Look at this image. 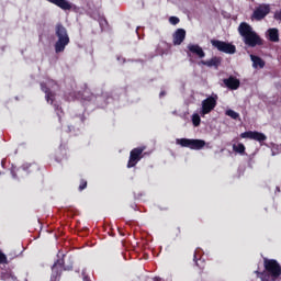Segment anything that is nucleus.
Segmentation results:
<instances>
[{
	"label": "nucleus",
	"instance_id": "1",
	"mask_svg": "<svg viewBox=\"0 0 281 281\" xmlns=\"http://www.w3.org/2000/svg\"><path fill=\"white\" fill-rule=\"evenodd\" d=\"M238 33L243 37L247 47H258L265 45V40L254 31V27L247 22H241L238 26Z\"/></svg>",
	"mask_w": 281,
	"mask_h": 281
},
{
	"label": "nucleus",
	"instance_id": "2",
	"mask_svg": "<svg viewBox=\"0 0 281 281\" xmlns=\"http://www.w3.org/2000/svg\"><path fill=\"white\" fill-rule=\"evenodd\" d=\"M263 272L256 271L261 281H276L281 276V266L276 259L263 258Z\"/></svg>",
	"mask_w": 281,
	"mask_h": 281
},
{
	"label": "nucleus",
	"instance_id": "3",
	"mask_svg": "<svg viewBox=\"0 0 281 281\" xmlns=\"http://www.w3.org/2000/svg\"><path fill=\"white\" fill-rule=\"evenodd\" d=\"M55 34L57 36V42L55 43V53L61 54L65 52L67 45H69V33H67V29L61 23H57L55 26Z\"/></svg>",
	"mask_w": 281,
	"mask_h": 281
},
{
	"label": "nucleus",
	"instance_id": "4",
	"mask_svg": "<svg viewBox=\"0 0 281 281\" xmlns=\"http://www.w3.org/2000/svg\"><path fill=\"white\" fill-rule=\"evenodd\" d=\"M74 266H65V255L57 259L52 267L50 281H60L64 271H71Z\"/></svg>",
	"mask_w": 281,
	"mask_h": 281
},
{
	"label": "nucleus",
	"instance_id": "5",
	"mask_svg": "<svg viewBox=\"0 0 281 281\" xmlns=\"http://www.w3.org/2000/svg\"><path fill=\"white\" fill-rule=\"evenodd\" d=\"M182 148H190L191 150H201L205 148V140L203 139H191V138H178L176 140Z\"/></svg>",
	"mask_w": 281,
	"mask_h": 281
},
{
	"label": "nucleus",
	"instance_id": "6",
	"mask_svg": "<svg viewBox=\"0 0 281 281\" xmlns=\"http://www.w3.org/2000/svg\"><path fill=\"white\" fill-rule=\"evenodd\" d=\"M211 45L215 47L217 52L223 54H236V45L229 42H223L221 40H211Z\"/></svg>",
	"mask_w": 281,
	"mask_h": 281
},
{
	"label": "nucleus",
	"instance_id": "7",
	"mask_svg": "<svg viewBox=\"0 0 281 281\" xmlns=\"http://www.w3.org/2000/svg\"><path fill=\"white\" fill-rule=\"evenodd\" d=\"M144 150H146V146L136 147L131 150L130 159L127 162V168H135L139 161H142L144 157Z\"/></svg>",
	"mask_w": 281,
	"mask_h": 281
},
{
	"label": "nucleus",
	"instance_id": "8",
	"mask_svg": "<svg viewBox=\"0 0 281 281\" xmlns=\"http://www.w3.org/2000/svg\"><path fill=\"white\" fill-rule=\"evenodd\" d=\"M241 139H254V142H259L260 146L267 142V135L258 131H247L239 135Z\"/></svg>",
	"mask_w": 281,
	"mask_h": 281
},
{
	"label": "nucleus",
	"instance_id": "9",
	"mask_svg": "<svg viewBox=\"0 0 281 281\" xmlns=\"http://www.w3.org/2000/svg\"><path fill=\"white\" fill-rule=\"evenodd\" d=\"M216 100H218V97H209L205 100L202 101V110L200 114L203 116L207 115L209 113H212L214 109H216Z\"/></svg>",
	"mask_w": 281,
	"mask_h": 281
},
{
	"label": "nucleus",
	"instance_id": "10",
	"mask_svg": "<svg viewBox=\"0 0 281 281\" xmlns=\"http://www.w3.org/2000/svg\"><path fill=\"white\" fill-rule=\"evenodd\" d=\"M269 12H271V7L269 4H260L255 9L252 19H255V21H262Z\"/></svg>",
	"mask_w": 281,
	"mask_h": 281
},
{
	"label": "nucleus",
	"instance_id": "11",
	"mask_svg": "<svg viewBox=\"0 0 281 281\" xmlns=\"http://www.w3.org/2000/svg\"><path fill=\"white\" fill-rule=\"evenodd\" d=\"M21 170H23L24 172H27V173L37 172L38 166L36 165V162H25L19 169L12 168L11 175H12L13 179H16V172H21Z\"/></svg>",
	"mask_w": 281,
	"mask_h": 281
},
{
	"label": "nucleus",
	"instance_id": "12",
	"mask_svg": "<svg viewBox=\"0 0 281 281\" xmlns=\"http://www.w3.org/2000/svg\"><path fill=\"white\" fill-rule=\"evenodd\" d=\"M223 83L225 87H227V89H231V91H236L240 88V80L234 76L223 79Z\"/></svg>",
	"mask_w": 281,
	"mask_h": 281
},
{
	"label": "nucleus",
	"instance_id": "13",
	"mask_svg": "<svg viewBox=\"0 0 281 281\" xmlns=\"http://www.w3.org/2000/svg\"><path fill=\"white\" fill-rule=\"evenodd\" d=\"M172 43L173 45H181L186 41V30L184 29H177L172 35Z\"/></svg>",
	"mask_w": 281,
	"mask_h": 281
},
{
	"label": "nucleus",
	"instance_id": "14",
	"mask_svg": "<svg viewBox=\"0 0 281 281\" xmlns=\"http://www.w3.org/2000/svg\"><path fill=\"white\" fill-rule=\"evenodd\" d=\"M266 35L270 43H280V31L277 27L269 29Z\"/></svg>",
	"mask_w": 281,
	"mask_h": 281
},
{
	"label": "nucleus",
	"instance_id": "15",
	"mask_svg": "<svg viewBox=\"0 0 281 281\" xmlns=\"http://www.w3.org/2000/svg\"><path fill=\"white\" fill-rule=\"evenodd\" d=\"M188 49L191 54L198 56V58H205V52H203V48L199 44H189Z\"/></svg>",
	"mask_w": 281,
	"mask_h": 281
},
{
	"label": "nucleus",
	"instance_id": "16",
	"mask_svg": "<svg viewBox=\"0 0 281 281\" xmlns=\"http://www.w3.org/2000/svg\"><path fill=\"white\" fill-rule=\"evenodd\" d=\"M41 89L45 93L46 102L54 104V98H55L56 93L52 92V90L49 88H47V83H45V82L41 83Z\"/></svg>",
	"mask_w": 281,
	"mask_h": 281
},
{
	"label": "nucleus",
	"instance_id": "17",
	"mask_svg": "<svg viewBox=\"0 0 281 281\" xmlns=\"http://www.w3.org/2000/svg\"><path fill=\"white\" fill-rule=\"evenodd\" d=\"M48 3H53V5H57L60 10H71V3L67 0H46Z\"/></svg>",
	"mask_w": 281,
	"mask_h": 281
},
{
	"label": "nucleus",
	"instance_id": "18",
	"mask_svg": "<svg viewBox=\"0 0 281 281\" xmlns=\"http://www.w3.org/2000/svg\"><path fill=\"white\" fill-rule=\"evenodd\" d=\"M221 63V57H212L210 60H201L200 65H204L205 67H215V69H218Z\"/></svg>",
	"mask_w": 281,
	"mask_h": 281
},
{
	"label": "nucleus",
	"instance_id": "19",
	"mask_svg": "<svg viewBox=\"0 0 281 281\" xmlns=\"http://www.w3.org/2000/svg\"><path fill=\"white\" fill-rule=\"evenodd\" d=\"M250 59L255 69H258V67L259 69H265V61L262 60V58L256 55H250Z\"/></svg>",
	"mask_w": 281,
	"mask_h": 281
},
{
	"label": "nucleus",
	"instance_id": "20",
	"mask_svg": "<svg viewBox=\"0 0 281 281\" xmlns=\"http://www.w3.org/2000/svg\"><path fill=\"white\" fill-rule=\"evenodd\" d=\"M233 150L238 155H245V150H247V148L245 147V144L238 143L237 145L236 144L233 145Z\"/></svg>",
	"mask_w": 281,
	"mask_h": 281
},
{
	"label": "nucleus",
	"instance_id": "21",
	"mask_svg": "<svg viewBox=\"0 0 281 281\" xmlns=\"http://www.w3.org/2000/svg\"><path fill=\"white\" fill-rule=\"evenodd\" d=\"M225 115L232 120H240V114L232 109L225 111Z\"/></svg>",
	"mask_w": 281,
	"mask_h": 281
},
{
	"label": "nucleus",
	"instance_id": "22",
	"mask_svg": "<svg viewBox=\"0 0 281 281\" xmlns=\"http://www.w3.org/2000/svg\"><path fill=\"white\" fill-rule=\"evenodd\" d=\"M192 122L193 126H201V116H199V114H193Z\"/></svg>",
	"mask_w": 281,
	"mask_h": 281
},
{
	"label": "nucleus",
	"instance_id": "23",
	"mask_svg": "<svg viewBox=\"0 0 281 281\" xmlns=\"http://www.w3.org/2000/svg\"><path fill=\"white\" fill-rule=\"evenodd\" d=\"M0 265H10V261H8V257L1 250H0Z\"/></svg>",
	"mask_w": 281,
	"mask_h": 281
},
{
	"label": "nucleus",
	"instance_id": "24",
	"mask_svg": "<svg viewBox=\"0 0 281 281\" xmlns=\"http://www.w3.org/2000/svg\"><path fill=\"white\" fill-rule=\"evenodd\" d=\"M87 186H88L87 180L81 179V180H80L79 188H78L79 192H82V190H87Z\"/></svg>",
	"mask_w": 281,
	"mask_h": 281
},
{
	"label": "nucleus",
	"instance_id": "25",
	"mask_svg": "<svg viewBox=\"0 0 281 281\" xmlns=\"http://www.w3.org/2000/svg\"><path fill=\"white\" fill-rule=\"evenodd\" d=\"M180 21H181V20H180L178 16H170V18H169V23H170L171 25H179Z\"/></svg>",
	"mask_w": 281,
	"mask_h": 281
},
{
	"label": "nucleus",
	"instance_id": "26",
	"mask_svg": "<svg viewBox=\"0 0 281 281\" xmlns=\"http://www.w3.org/2000/svg\"><path fill=\"white\" fill-rule=\"evenodd\" d=\"M193 260L196 263V267H199L200 269H205V267L201 266V263L196 260V252H194V255H193Z\"/></svg>",
	"mask_w": 281,
	"mask_h": 281
},
{
	"label": "nucleus",
	"instance_id": "27",
	"mask_svg": "<svg viewBox=\"0 0 281 281\" xmlns=\"http://www.w3.org/2000/svg\"><path fill=\"white\" fill-rule=\"evenodd\" d=\"M274 19L276 21H281V11H276Z\"/></svg>",
	"mask_w": 281,
	"mask_h": 281
},
{
	"label": "nucleus",
	"instance_id": "28",
	"mask_svg": "<svg viewBox=\"0 0 281 281\" xmlns=\"http://www.w3.org/2000/svg\"><path fill=\"white\" fill-rule=\"evenodd\" d=\"M164 95H166V91L165 90L160 91L159 98H164Z\"/></svg>",
	"mask_w": 281,
	"mask_h": 281
},
{
	"label": "nucleus",
	"instance_id": "29",
	"mask_svg": "<svg viewBox=\"0 0 281 281\" xmlns=\"http://www.w3.org/2000/svg\"><path fill=\"white\" fill-rule=\"evenodd\" d=\"M56 111H63V108H60L59 105H55Z\"/></svg>",
	"mask_w": 281,
	"mask_h": 281
},
{
	"label": "nucleus",
	"instance_id": "30",
	"mask_svg": "<svg viewBox=\"0 0 281 281\" xmlns=\"http://www.w3.org/2000/svg\"><path fill=\"white\" fill-rule=\"evenodd\" d=\"M58 117H59V122H60V114H58Z\"/></svg>",
	"mask_w": 281,
	"mask_h": 281
}]
</instances>
